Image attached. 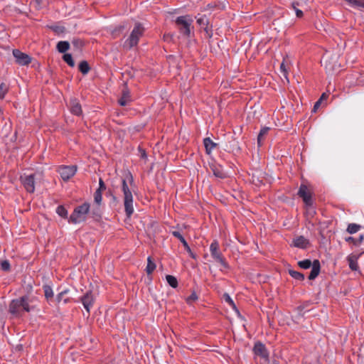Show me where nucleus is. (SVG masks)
I'll list each match as a JSON object with an SVG mask.
<instances>
[{"label":"nucleus","mask_w":364,"mask_h":364,"mask_svg":"<svg viewBox=\"0 0 364 364\" xmlns=\"http://www.w3.org/2000/svg\"><path fill=\"white\" fill-rule=\"evenodd\" d=\"M38 302V296L26 294L11 301L9 312L14 316H19L21 311L29 313L37 309Z\"/></svg>","instance_id":"obj_1"},{"label":"nucleus","mask_w":364,"mask_h":364,"mask_svg":"<svg viewBox=\"0 0 364 364\" xmlns=\"http://www.w3.org/2000/svg\"><path fill=\"white\" fill-rule=\"evenodd\" d=\"M122 191L124 194L125 214L127 218H130L134 210L133 207V196L127 185L126 178H123L122 181Z\"/></svg>","instance_id":"obj_2"},{"label":"nucleus","mask_w":364,"mask_h":364,"mask_svg":"<svg viewBox=\"0 0 364 364\" xmlns=\"http://www.w3.org/2000/svg\"><path fill=\"white\" fill-rule=\"evenodd\" d=\"M90 203L87 202L75 207L68 219V222L73 224L85 222L87 219V215L90 213Z\"/></svg>","instance_id":"obj_3"},{"label":"nucleus","mask_w":364,"mask_h":364,"mask_svg":"<svg viewBox=\"0 0 364 364\" xmlns=\"http://www.w3.org/2000/svg\"><path fill=\"white\" fill-rule=\"evenodd\" d=\"M144 28L140 23H136L130 36L124 42V46L128 49H131L136 46L139 38L143 36Z\"/></svg>","instance_id":"obj_4"},{"label":"nucleus","mask_w":364,"mask_h":364,"mask_svg":"<svg viewBox=\"0 0 364 364\" xmlns=\"http://www.w3.org/2000/svg\"><path fill=\"white\" fill-rule=\"evenodd\" d=\"M193 20L189 16H181L176 18V24L181 33L188 38L191 36V26Z\"/></svg>","instance_id":"obj_5"},{"label":"nucleus","mask_w":364,"mask_h":364,"mask_svg":"<svg viewBox=\"0 0 364 364\" xmlns=\"http://www.w3.org/2000/svg\"><path fill=\"white\" fill-rule=\"evenodd\" d=\"M210 252L211 257L215 259V262L220 263L221 266L225 269H229V265L226 262L225 259L223 256L220 251L219 244L218 241L214 240L210 246Z\"/></svg>","instance_id":"obj_6"},{"label":"nucleus","mask_w":364,"mask_h":364,"mask_svg":"<svg viewBox=\"0 0 364 364\" xmlns=\"http://www.w3.org/2000/svg\"><path fill=\"white\" fill-rule=\"evenodd\" d=\"M312 190H311L306 185L301 183L297 195L302 198L304 204L307 207H311L314 203V200L312 198Z\"/></svg>","instance_id":"obj_7"},{"label":"nucleus","mask_w":364,"mask_h":364,"mask_svg":"<svg viewBox=\"0 0 364 364\" xmlns=\"http://www.w3.org/2000/svg\"><path fill=\"white\" fill-rule=\"evenodd\" d=\"M20 181L28 193H31L35 191V174L24 173L20 176Z\"/></svg>","instance_id":"obj_8"},{"label":"nucleus","mask_w":364,"mask_h":364,"mask_svg":"<svg viewBox=\"0 0 364 364\" xmlns=\"http://www.w3.org/2000/svg\"><path fill=\"white\" fill-rule=\"evenodd\" d=\"M58 171L62 179L64 181H67L75 174L77 171V166L75 165L63 166L60 167Z\"/></svg>","instance_id":"obj_9"},{"label":"nucleus","mask_w":364,"mask_h":364,"mask_svg":"<svg viewBox=\"0 0 364 364\" xmlns=\"http://www.w3.org/2000/svg\"><path fill=\"white\" fill-rule=\"evenodd\" d=\"M94 296L92 291H87L82 296L80 297V301L82 302L84 308L85 309L87 315L90 314V309L94 304Z\"/></svg>","instance_id":"obj_10"},{"label":"nucleus","mask_w":364,"mask_h":364,"mask_svg":"<svg viewBox=\"0 0 364 364\" xmlns=\"http://www.w3.org/2000/svg\"><path fill=\"white\" fill-rule=\"evenodd\" d=\"M253 352L255 355L259 356L265 360L269 359V352L265 345L261 341H257L255 343L253 347Z\"/></svg>","instance_id":"obj_11"},{"label":"nucleus","mask_w":364,"mask_h":364,"mask_svg":"<svg viewBox=\"0 0 364 364\" xmlns=\"http://www.w3.org/2000/svg\"><path fill=\"white\" fill-rule=\"evenodd\" d=\"M13 55L16 59V63L21 65H27L31 61V58L28 55L18 49H14L13 50Z\"/></svg>","instance_id":"obj_12"},{"label":"nucleus","mask_w":364,"mask_h":364,"mask_svg":"<svg viewBox=\"0 0 364 364\" xmlns=\"http://www.w3.org/2000/svg\"><path fill=\"white\" fill-rule=\"evenodd\" d=\"M291 246L306 250L311 246V242L309 240L306 238L304 236L299 235L293 239Z\"/></svg>","instance_id":"obj_13"},{"label":"nucleus","mask_w":364,"mask_h":364,"mask_svg":"<svg viewBox=\"0 0 364 364\" xmlns=\"http://www.w3.org/2000/svg\"><path fill=\"white\" fill-rule=\"evenodd\" d=\"M70 111L73 114L80 116L82 114V107L77 98H71L69 102Z\"/></svg>","instance_id":"obj_14"},{"label":"nucleus","mask_w":364,"mask_h":364,"mask_svg":"<svg viewBox=\"0 0 364 364\" xmlns=\"http://www.w3.org/2000/svg\"><path fill=\"white\" fill-rule=\"evenodd\" d=\"M171 234L173 237H176L180 240V242L183 244L185 250L188 252L190 257L193 259H196V255L191 251V249L189 247L188 242H186L183 236L181 234V232L178 231H172Z\"/></svg>","instance_id":"obj_15"},{"label":"nucleus","mask_w":364,"mask_h":364,"mask_svg":"<svg viewBox=\"0 0 364 364\" xmlns=\"http://www.w3.org/2000/svg\"><path fill=\"white\" fill-rule=\"evenodd\" d=\"M131 101H132V100H131L129 90L127 87V85H125V87L123 88V90L122 91V96L118 100V103L121 106L124 107Z\"/></svg>","instance_id":"obj_16"},{"label":"nucleus","mask_w":364,"mask_h":364,"mask_svg":"<svg viewBox=\"0 0 364 364\" xmlns=\"http://www.w3.org/2000/svg\"><path fill=\"white\" fill-rule=\"evenodd\" d=\"M360 255L350 254L347 257V261L350 269L352 271H358L359 267L358 264V259Z\"/></svg>","instance_id":"obj_17"},{"label":"nucleus","mask_w":364,"mask_h":364,"mask_svg":"<svg viewBox=\"0 0 364 364\" xmlns=\"http://www.w3.org/2000/svg\"><path fill=\"white\" fill-rule=\"evenodd\" d=\"M210 168L213 173V175L220 179L227 178V173L224 171L223 167L219 164H212Z\"/></svg>","instance_id":"obj_18"},{"label":"nucleus","mask_w":364,"mask_h":364,"mask_svg":"<svg viewBox=\"0 0 364 364\" xmlns=\"http://www.w3.org/2000/svg\"><path fill=\"white\" fill-rule=\"evenodd\" d=\"M311 267V270L308 277L309 280H314L318 276L321 270V264L319 260L314 259V264Z\"/></svg>","instance_id":"obj_19"},{"label":"nucleus","mask_w":364,"mask_h":364,"mask_svg":"<svg viewBox=\"0 0 364 364\" xmlns=\"http://www.w3.org/2000/svg\"><path fill=\"white\" fill-rule=\"evenodd\" d=\"M43 289L44 292L45 299L47 301V302L50 304L51 301H53L54 298V293L53 289L51 286L49 284H43Z\"/></svg>","instance_id":"obj_20"},{"label":"nucleus","mask_w":364,"mask_h":364,"mask_svg":"<svg viewBox=\"0 0 364 364\" xmlns=\"http://www.w3.org/2000/svg\"><path fill=\"white\" fill-rule=\"evenodd\" d=\"M203 144L207 154H210L213 149L216 148L218 144L215 143L210 137H206L203 139Z\"/></svg>","instance_id":"obj_21"},{"label":"nucleus","mask_w":364,"mask_h":364,"mask_svg":"<svg viewBox=\"0 0 364 364\" xmlns=\"http://www.w3.org/2000/svg\"><path fill=\"white\" fill-rule=\"evenodd\" d=\"M69 292V289H66L60 293H58L56 296L55 301L57 304H59L61 301H63L64 304H68L70 302L71 299L69 297L65 298V295Z\"/></svg>","instance_id":"obj_22"},{"label":"nucleus","mask_w":364,"mask_h":364,"mask_svg":"<svg viewBox=\"0 0 364 364\" xmlns=\"http://www.w3.org/2000/svg\"><path fill=\"white\" fill-rule=\"evenodd\" d=\"M56 48L59 53L65 54L70 48V43L66 41H59L57 43Z\"/></svg>","instance_id":"obj_23"},{"label":"nucleus","mask_w":364,"mask_h":364,"mask_svg":"<svg viewBox=\"0 0 364 364\" xmlns=\"http://www.w3.org/2000/svg\"><path fill=\"white\" fill-rule=\"evenodd\" d=\"M72 45L75 50L81 51L85 46V42L82 39L79 38H73L71 41Z\"/></svg>","instance_id":"obj_24"},{"label":"nucleus","mask_w":364,"mask_h":364,"mask_svg":"<svg viewBox=\"0 0 364 364\" xmlns=\"http://www.w3.org/2000/svg\"><path fill=\"white\" fill-rule=\"evenodd\" d=\"M269 129L270 128L268 127H264L260 129L259 133L257 136V144L259 146H262V141L264 136L268 134Z\"/></svg>","instance_id":"obj_25"},{"label":"nucleus","mask_w":364,"mask_h":364,"mask_svg":"<svg viewBox=\"0 0 364 364\" xmlns=\"http://www.w3.org/2000/svg\"><path fill=\"white\" fill-rule=\"evenodd\" d=\"M262 173L261 171H256L255 173H252V182L257 186L263 184V177H261Z\"/></svg>","instance_id":"obj_26"},{"label":"nucleus","mask_w":364,"mask_h":364,"mask_svg":"<svg viewBox=\"0 0 364 364\" xmlns=\"http://www.w3.org/2000/svg\"><path fill=\"white\" fill-rule=\"evenodd\" d=\"M197 23L200 26L206 33H208V25L209 23V21L205 15L197 18Z\"/></svg>","instance_id":"obj_27"},{"label":"nucleus","mask_w":364,"mask_h":364,"mask_svg":"<svg viewBox=\"0 0 364 364\" xmlns=\"http://www.w3.org/2000/svg\"><path fill=\"white\" fill-rule=\"evenodd\" d=\"M78 70L82 75H87L90 70V66L86 60H82L78 65Z\"/></svg>","instance_id":"obj_28"},{"label":"nucleus","mask_w":364,"mask_h":364,"mask_svg":"<svg viewBox=\"0 0 364 364\" xmlns=\"http://www.w3.org/2000/svg\"><path fill=\"white\" fill-rule=\"evenodd\" d=\"M229 149L232 152L240 153L241 151V148L239 145V142L235 139H232V141H229Z\"/></svg>","instance_id":"obj_29"},{"label":"nucleus","mask_w":364,"mask_h":364,"mask_svg":"<svg viewBox=\"0 0 364 364\" xmlns=\"http://www.w3.org/2000/svg\"><path fill=\"white\" fill-rule=\"evenodd\" d=\"M100 206V205H97V206L93 208L90 212L92 218H93V219L96 221L100 220L102 218V213Z\"/></svg>","instance_id":"obj_30"},{"label":"nucleus","mask_w":364,"mask_h":364,"mask_svg":"<svg viewBox=\"0 0 364 364\" xmlns=\"http://www.w3.org/2000/svg\"><path fill=\"white\" fill-rule=\"evenodd\" d=\"M156 267V266L155 262L152 260L151 257H149L147 258V265L146 267V272L147 274H152L153 272L155 270Z\"/></svg>","instance_id":"obj_31"},{"label":"nucleus","mask_w":364,"mask_h":364,"mask_svg":"<svg viewBox=\"0 0 364 364\" xmlns=\"http://www.w3.org/2000/svg\"><path fill=\"white\" fill-rule=\"evenodd\" d=\"M364 239V236L363 235H360L359 238L355 239L351 236L347 237L345 238L346 242H352L355 246H359Z\"/></svg>","instance_id":"obj_32"},{"label":"nucleus","mask_w":364,"mask_h":364,"mask_svg":"<svg viewBox=\"0 0 364 364\" xmlns=\"http://www.w3.org/2000/svg\"><path fill=\"white\" fill-rule=\"evenodd\" d=\"M314 264V261H311L309 259H306L301 261L298 262V265L300 268L304 269H308Z\"/></svg>","instance_id":"obj_33"},{"label":"nucleus","mask_w":364,"mask_h":364,"mask_svg":"<svg viewBox=\"0 0 364 364\" xmlns=\"http://www.w3.org/2000/svg\"><path fill=\"white\" fill-rule=\"evenodd\" d=\"M361 228V225L355 223H350L348 225V228L346 229V231L349 234H354L356 233L358 231H359Z\"/></svg>","instance_id":"obj_34"},{"label":"nucleus","mask_w":364,"mask_h":364,"mask_svg":"<svg viewBox=\"0 0 364 364\" xmlns=\"http://www.w3.org/2000/svg\"><path fill=\"white\" fill-rule=\"evenodd\" d=\"M289 274L291 277L299 281H303L304 279V274L301 272L293 269H289Z\"/></svg>","instance_id":"obj_35"},{"label":"nucleus","mask_w":364,"mask_h":364,"mask_svg":"<svg viewBox=\"0 0 364 364\" xmlns=\"http://www.w3.org/2000/svg\"><path fill=\"white\" fill-rule=\"evenodd\" d=\"M166 279L169 286H171L172 288H176L178 287V280L174 276L166 275Z\"/></svg>","instance_id":"obj_36"},{"label":"nucleus","mask_w":364,"mask_h":364,"mask_svg":"<svg viewBox=\"0 0 364 364\" xmlns=\"http://www.w3.org/2000/svg\"><path fill=\"white\" fill-rule=\"evenodd\" d=\"M63 60L70 67L73 68L75 66V61L72 57V55L70 53H65L63 55Z\"/></svg>","instance_id":"obj_37"},{"label":"nucleus","mask_w":364,"mask_h":364,"mask_svg":"<svg viewBox=\"0 0 364 364\" xmlns=\"http://www.w3.org/2000/svg\"><path fill=\"white\" fill-rule=\"evenodd\" d=\"M223 298H224L225 302L228 303L233 309H235L237 312V314L240 313L239 310L236 307L235 302L233 301V300L231 299V297L230 296V295L228 294H227V293L224 294Z\"/></svg>","instance_id":"obj_38"},{"label":"nucleus","mask_w":364,"mask_h":364,"mask_svg":"<svg viewBox=\"0 0 364 364\" xmlns=\"http://www.w3.org/2000/svg\"><path fill=\"white\" fill-rule=\"evenodd\" d=\"M56 213L63 218H68V210L63 205H58L56 208Z\"/></svg>","instance_id":"obj_39"},{"label":"nucleus","mask_w":364,"mask_h":364,"mask_svg":"<svg viewBox=\"0 0 364 364\" xmlns=\"http://www.w3.org/2000/svg\"><path fill=\"white\" fill-rule=\"evenodd\" d=\"M102 192L100 190H96L94 193V201L97 205H100L102 200Z\"/></svg>","instance_id":"obj_40"},{"label":"nucleus","mask_w":364,"mask_h":364,"mask_svg":"<svg viewBox=\"0 0 364 364\" xmlns=\"http://www.w3.org/2000/svg\"><path fill=\"white\" fill-rule=\"evenodd\" d=\"M9 87L8 86L4 83L1 82L0 84V99L3 100L6 95V94L8 92Z\"/></svg>","instance_id":"obj_41"},{"label":"nucleus","mask_w":364,"mask_h":364,"mask_svg":"<svg viewBox=\"0 0 364 364\" xmlns=\"http://www.w3.org/2000/svg\"><path fill=\"white\" fill-rule=\"evenodd\" d=\"M1 269L4 272H9L11 270V264L6 259L0 262Z\"/></svg>","instance_id":"obj_42"},{"label":"nucleus","mask_w":364,"mask_h":364,"mask_svg":"<svg viewBox=\"0 0 364 364\" xmlns=\"http://www.w3.org/2000/svg\"><path fill=\"white\" fill-rule=\"evenodd\" d=\"M198 299V296L195 291L192 292L191 294L187 297L186 302L188 304H191L193 302Z\"/></svg>","instance_id":"obj_43"},{"label":"nucleus","mask_w":364,"mask_h":364,"mask_svg":"<svg viewBox=\"0 0 364 364\" xmlns=\"http://www.w3.org/2000/svg\"><path fill=\"white\" fill-rule=\"evenodd\" d=\"M106 189H107V186L104 182V181L102 180V178H100L99 187L97 190H100V191L104 192L105 191H106Z\"/></svg>","instance_id":"obj_44"},{"label":"nucleus","mask_w":364,"mask_h":364,"mask_svg":"<svg viewBox=\"0 0 364 364\" xmlns=\"http://www.w3.org/2000/svg\"><path fill=\"white\" fill-rule=\"evenodd\" d=\"M110 198H111L110 205H114V206L117 205L119 203L118 198L114 195H112Z\"/></svg>","instance_id":"obj_45"},{"label":"nucleus","mask_w":364,"mask_h":364,"mask_svg":"<svg viewBox=\"0 0 364 364\" xmlns=\"http://www.w3.org/2000/svg\"><path fill=\"white\" fill-rule=\"evenodd\" d=\"M127 178L128 179L130 185H132V183H134V178H133V176L132 174L131 173V172H128L127 174Z\"/></svg>","instance_id":"obj_46"},{"label":"nucleus","mask_w":364,"mask_h":364,"mask_svg":"<svg viewBox=\"0 0 364 364\" xmlns=\"http://www.w3.org/2000/svg\"><path fill=\"white\" fill-rule=\"evenodd\" d=\"M125 28V26L124 25H119V26L116 27L113 31V33L116 32H121Z\"/></svg>","instance_id":"obj_47"},{"label":"nucleus","mask_w":364,"mask_h":364,"mask_svg":"<svg viewBox=\"0 0 364 364\" xmlns=\"http://www.w3.org/2000/svg\"><path fill=\"white\" fill-rule=\"evenodd\" d=\"M294 11H295V12H296V17H298V18H301V17H303V16H304V13H303V11H302L301 10H300V9H296V10H294Z\"/></svg>","instance_id":"obj_48"},{"label":"nucleus","mask_w":364,"mask_h":364,"mask_svg":"<svg viewBox=\"0 0 364 364\" xmlns=\"http://www.w3.org/2000/svg\"><path fill=\"white\" fill-rule=\"evenodd\" d=\"M321 105V101L320 100H318L316 102H315L314 104V108H313V111L314 112H316V109L318 108V107L320 106Z\"/></svg>","instance_id":"obj_49"},{"label":"nucleus","mask_w":364,"mask_h":364,"mask_svg":"<svg viewBox=\"0 0 364 364\" xmlns=\"http://www.w3.org/2000/svg\"><path fill=\"white\" fill-rule=\"evenodd\" d=\"M280 69L284 73V75H286L287 71V69L285 68V65H284V63H282L280 65Z\"/></svg>","instance_id":"obj_50"},{"label":"nucleus","mask_w":364,"mask_h":364,"mask_svg":"<svg viewBox=\"0 0 364 364\" xmlns=\"http://www.w3.org/2000/svg\"><path fill=\"white\" fill-rule=\"evenodd\" d=\"M33 290V287L31 284H28L27 287H26V291H27V294H28L30 295V293Z\"/></svg>","instance_id":"obj_51"},{"label":"nucleus","mask_w":364,"mask_h":364,"mask_svg":"<svg viewBox=\"0 0 364 364\" xmlns=\"http://www.w3.org/2000/svg\"><path fill=\"white\" fill-rule=\"evenodd\" d=\"M299 5V3L298 1H293L291 3V7L292 9H294V10L296 9H297V6Z\"/></svg>","instance_id":"obj_52"},{"label":"nucleus","mask_w":364,"mask_h":364,"mask_svg":"<svg viewBox=\"0 0 364 364\" xmlns=\"http://www.w3.org/2000/svg\"><path fill=\"white\" fill-rule=\"evenodd\" d=\"M304 307L303 306H299L297 307V310L299 311V314L301 315V316H303L304 314L302 313L303 310H304Z\"/></svg>","instance_id":"obj_53"},{"label":"nucleus","mask_w":364,"mask_h":364,"mask_svg":"<svg viewBox=\"0 0 364 364\" xmlns=\"http://www.w3.org/2000/svg\"><path fill=\"white\" fill-rule=\"evenodd\" d=\"M112 195H114V193H113V191L111 189H108V191L105 193V196L107 197H111Z\"/></svg>","instance_id":"obj_54"},{"label":"nucleus","mask_w":364,"mask_h":364,"mask_svg":"<svg viewBox=\"0 0 364 364\" xmlns=\"http://www.w3.org/2000/svg\"><path fill=\"white\" fill-rule=\"evenodd\" d=\"M326 97H327V95H326V93H323L318 100H320L321 102V100H323V99H326Z\"/></svg>","instance_id":"obj_55"},{"label":"nucleus","mask_w":364,"mask_h":364,"mask_svg":"<svg viewBox=\"0 0 364 364\" xmlns=\"http://www.w3.org/2000/svg\"><path fill=\"white\" fill-rule=\"evenodd\" d=\"M59 29H60V27H56L55 28H53V30L55 31H59ZM63 28H60L61 31H63Z\"/></svg>","instance_id":"obj_56"},{"label":"nucleus","mask_w":364,"mask_h":364,"mask_svg":"<svg viewBox=\"0 0 364 364\" xmlns=\"http://www.w3.org/2000/svg\"><path fill=\"white\" fill-rule=\"evenodd\" d=\"M146 156V152H145V151L144 150V151H143V154H142V156Z\"/></svg>","instance_id":"obj_57"},{"label":"nucleus","mask_w":364,"mask_h":364,"mask_svg":"<svg viewBox=\"0 0 364 364\" xmlns=\"http://www.w3.org/2000/svg\"><path fill=\"white\" fill-rule=\"evenodd\" d=\"M273 364H279V363H273Z\"/></svg>","instance_id":"obj_58"}]
</instances>
